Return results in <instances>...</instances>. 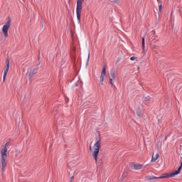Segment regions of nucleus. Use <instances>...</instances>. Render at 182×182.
I'll return each instance as SVG.
<instances>
[{
  "mask_svg": "<svg viewBox=\"0 0 182 182\" xmlns=\"http://www.w3.org/2000/svg\"><path fill=\"white\" fill-rule=\"evenodd\" d=\"M9 146V143L6 142L4 148L1 149V150L0 164L1 166L2 173L5 171V168L6 167V159H8V154H6V151H8L7 147Z\"/></svg>",
  "mask_w": 182,
  "mask_h": 182,
  "instance_id": "nucleus-1",
  "label": "nucleus"
},
{
  "mask_svg": "<svg viewBox=\"0 0 182 182\" xmlns=\"http://www.w3.org/2000/svg\"><path fill=\"white\" fill-rule=\"evenodd\" d=\"M100 147H102V141L100 139L96 141L93 147L90 146V151L93 159L95 160V163H97V157L99 156V152L100 151Z\"/></svg>",
  "mask_w": 182,
  "mask_h": 182,
  "instance_id": "nucleus-2",
  "label": "nucleus"
},
{
  "mask_svg": "<svg viewBox=\"0 0 182 182\" xmlns=\"http://www.w3.org/2000/svg\"><path fill=\"white\" fill-rule=\"evenodd\" d=\"M11 22L12 20H11V18H9L5 24L3 26L1 31L4 38H8V36H9V34H8V31H9V28H11Z\"/></svg>",
  "mask_w": 182,
  "mask_h": 182,
  "instance_id": "nucleus-3",
  "label": "nucleus"
},
{
  "mask_svg": "<svg viewBox=\"0 0 182 182\" xmlns=\"http://www.w3.org/2000/svg\"><path fill=\"white\" fill-rule=\"evenodd\" d=\"M83 2H85V0H77L76 14L77 19L79 23H80V14L82 13V6L83 5Z\"/></svg>",
  "mask_w": 182,
  "mask_h": 182,
  "instance_id": "nucleus-4",
  "label": "nucleus"
},
{
  "mask_svg": "<svg viewBox=\"0 0 182 182\" xmlns=\"http://www.w3.org/2000/svg\"><path fill=\"white\" fill-rule=\"evenodd\" d=\"M182 170V161H181V166L177 171H175L171 173H164L162 176H159L158 178H168V177H174L177 174H180V171Z\"/></svg>",
  "mask_w": 182,
  "mask_h": 182,
  "instance_id": "nucleus-5",
  "label": "nucleus"
},
{
  "mask_svg": "<svg viewBox=\"0 0 182 182\" xmlns=\"http://www.w3.org/2000/svg\"><path fill=\"white\" fill-rule=\"evenodd\" d=\"M6 66L4 68V73L3 77V82H5V79L6 77V75L9 71V58H6Z\"/></svg>",
  "mask_w": 182,
  "mask_h": 182,
  "instance_id": "nucleus-6",
  "label": "nucleus"
},
{
  "mask_svg": "<svg viewBox=\"0 0 182 182\" xmlns=\"http://www.w3.org/2000/svg\"><path fill=\"white\" fill-rule=\"evenodd\" d=\"M38 73V68H28V75L29 76V79H32L34 75Z\"/></svg>",
  "mask_w": 182,
  "mask_h": 182,
  "instance_id": "nucleus-7",
  "label": "nucleus"
},
{
  "mask_svg": "<svg viewBox=\"0 0 182 182\" xmlns=\"http://www.w3.org/2000/svg\"><path fill=\"white\" fill-rule=\"evenodd\" d=\"M129 166L132 170H141V168H143V165L136 164L134 163L130 164Z\"/></svg>",
  "mask_w": 182,
  "mask_h": 182,
  "instance_id": "nucleus-8",
  "label": "nucleus"
},
{
  "mask_svg": "<svg viewBox=\"0 0 182 182\" xmlns=\"http://www.w3.org/2000/svg\"><path fill=\"white\" fill-rule=\"evenodd\" d=\"M105 76H106V68H104L101 72V75H100L101 85H103V82L105 81Z\"/></svg>",
  "mask_w": 182,
  "mask_h": 182,
  "instance_id": "nucleus-9",
  "label": "nucleus"
},
{
  "mask_svg": "<svg viewBox=\"0 0 182 182\" xmlns=\"http://www.w3.org/2000/svg\"><path fill=\"white\" fill-rule=\"evenodd\" d=\"M108 77L112 79H116V71H114V70H111L109 75H108Z\"/></svg>",
  "mask_w": 182,
  "mask_h": 182,
  "instance_id": "nucleus-10",
  "label": "nucleus"
},
{
  "mask_svg": "<svg viewBox=\"0 0 182 182\" xmlns=\"http://www.w3.org/2000/svg\"><path fill=\"white\" fill-rule=\"evenodd\" d=\"M150 96L144 97V98H142V103H144V105H147V103L150 102Z\"/></svg>",
  "mask_w": 182,
  "mask_h": 182,
  "instance_id": "nucleus-11",
  "label": "nucleus"
},
{
  "mask_svg": "<svg viewBox=\"0 0 182 182\" xmlns=\"http://www.w3.org/2000/svg\"><path fill=\"white\" fill-rule=\"evenodd\" d=\"M159 157H160V154H156V155H154V154H153L151 161V163L156 162V161L159 159Z\"/></svg>",
  "mask_w": 182,
  "mask_h": 182,
  "instance_id": "nucleus-12",
  "label": "nucleus"
},
{
  "mask_svg": "<svg viewBox=\"0 0 182 182\" xmlns=\"http://www.w3.org/2000/svg\"><path fill=\"white\" fill-rule=\"evenodd\" d=\"M149 43L152 50H154V52H156V45L154 44V42H153V39L149 38Z\"/></svg>",
  "mask_w": 182,
  "mask_h": 182,
  "instance_id": "nucleus-13",
  "label": "nucleus"
},
{
  "mask_svg": "<svg viewBox=\"0 0 182 182\" xmlns=\"http://www.w3.org/2000/svg\"><path fill=\"white\" fill-rule=\"evenodd\" d=\"M142 52L144 55H146V46H145V41H144V37L142 38Z\"/></svg>",
  "mask_w": 182,
  "mask_h": 182,
  "instance_id": "nucleus-14",
  "label": "nucleus"
},
{
  "mask_svg": "<svg viewBox=\"0 0 182 182\" xmlns=\"http://www.w3.org/2000/svg\"><path fill=\"white\" fill-rule=\"evenodd\" d=\"M75 52H76V46H72V47H71V53L73 54V56H74L75 59H76V55H75Z\"/></svg>",
  "mask_w": 182,
  "mask_h": 182,
  "instance_id": "nucleus-15",
  "label": "nucleus"
},
{
  "mask_svg": "<svg viewBox=\"0 0 182 182\" xmlns=\"http://www.w3.org/2000/svg\"><path fill=\"white\" fill-rule=\"evenodd\" d=\"M147 180H156L157 178H159V177L153 176H149L146 177Z\"/></svg>",
  "mask_w": 182,
  "mask_h": 182,
  "instance_id": "nucleus-16",
  "label": "nucleus"
},
{
  "mask_svg": "<svg viewBox=\"0 0 182 182\" xmlns=\"http://www.w3.org/2000/svg\"><path fill=\"white\" fill-rule=\"evenodd\" d=\"M150 39L153 40V42H154V43H156V42H157V40H156V37L154 36H149V41H150Z\"/></svg>",
  "mask_w": 182,
  "mask_h": 182,
  "instance_id": "nucleus-17",
  "label": "nucleus"
},
{
  "mask_svg": "<svg viewBox=\"0 0 182 182\" xmlns=\"http://www.w3.org/2000/svg\"><path fill=\"white\" fill-rule=\"evenodd\" d=\"M136 114H137V116H139V117H140V116H141V109L138 108L136 109Z\"/></svg>",
  "mask_w": 182,
  "mask_h": 182,
  "instance_id": "nucleus-18",
  "label": "nucleus"
},
{
  "mask_svg": "<svg viewBox=\"0 0 182 182\" xmlns=\"http://www.w3.org/2000/svg\"><path fill=\"white\" fill-rule=\"evenodd\" d=\"M109 83L112 86H113L114 85V83H113V80H114V78H109Z\"/></svg>",
  "mask_w": 182,
  "mask_h": 182,
  "instance_id": "nucleus-19",
  "label": "nucleus"
},
{
  "mask_svg": "<svg viewBox=\"0 0 182 182\" xmlns=\"http://www.w3.org/2000/svg\"><path fill=\"white\" fill-rule=\"evenodd\" d=\"M161 9H163V6L161 4L159 5V12H161Z\"/></svg>",
  "mask_w": 182,
  "mask_h": 182,
  "instance_id": "nucleus-20",
  "label": "nucleus"
},
{
  "mask_svg": "<svg viewBox=\"0 0 182 182\" xmlns=\"http://www.w3.org/2000/svg\"><path fill=\"white\" fill-rule=\"evenodd\" d=\"M130 60H136V57H132V58H130Z\"/></svg>",
  "mask_w": 182,
  "mask_h": 182,
  "instance_id": "nucleus-21",
  "label": "nucleus"
},
{
  "mask_svg": "<svg viewBox=\"0 0 182 182\" xmlns=\"http://www.w3.org/2000/svg\"><path fill=\"white\" fill-rule=\"evenodd\" d=\"M74 178H75L74 176H71V177H70V182L73 181V179H74Z\"/></svg>",
  "mask_w": 182,
  "mask_h": 182,
  "instance_id": "nucleus-22",
  "label": "nucleus"
},
{
  "mask_svg": "<svg viewBox=\"0 0 182 182\" xmlns=\"http://www.w3.org/2000/svg\"><path fill=\"white\" fill-rule=\"evenodd\" d=\"M151 35H156V31H151Z\"/></svg>",
  "mask_w": 182,
  "mask_h": 182,
  "instance_id": "nucleus-23",
  "label": "nucleus"
},
{
  "mask_svg": "<svg viewBox=\"0 0 182 182\" xmlns=\"http://www.w3.org/2000/svg\"><path fill=\"white\" fill-rule=\"evenodd\" d=\"M114 4H119V1L117 0H114Z\"/></svg>",
  "mask_w": 182,
  "mask_h": 182,
  "instance_id": "nucleus-24",
  "label": "nucleus"
},
{
  "mask_svg": "<svg viewBox=\"0 0 182 182\" xmlns=\"http://www.w3.org/2000/svg\"><path fill=\"white\" fill-rule=\"evenodd\" d=\"M90 58V54H88V58H87V61H89V59Z\"/></svg>",
  "mask_w": 182,
  "mask_h": 182,
  "instance_id": "nucleus-25",
  "label": "nucleus"
}]
</instances>
